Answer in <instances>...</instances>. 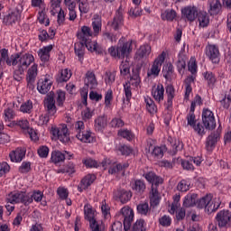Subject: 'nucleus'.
<instances>
[{
    "instance_id": "338daca9",
    "label": "nucleus",
    "mask_w": 231,
    "mask_h": 231,
    "mask_svg": "<svg viewBox=\"0 0 231 231\" xmlns=\"http://www.w3.org/2000/svg\"><path fill=\"white\" fill-rule=\"evenodd\" d=\"M159 223L162 226H171V224L172 223V218L169 216H162L159 218Z\"/></svg>"
},
{
    "instance_id": "aec40b11",
    "label": "nucleus",
    "mask_w": 231,
    "mask_h": 231,
    "mask_svg": "<svg viewBox=\"0 0 231 231\" xmlns=\"http://www.w3.org/2000/svg\"><path fill=\"white\" fill-rule=\"evenodd\" d=\"M221 134V130H217V132H213L207 139L206 149L208 151H212L216 143H217V139Z\"/></svg>"
},
{
    "instance_id": "3c124183",
    "label": "nucleus",
    "mask_w": 231,
    "mask_h": 231,
    "mask_svg": "<svg viewBox=\"0 0 231 231\" xmlns=\"http://www.w3.org/2000/svg\"><path fill=\"white\" fill-rule=\"evenodd\" d=\"M204 79H205V80H207L208 88H214V86H216L217 79H216V76L214 75V73L206 72L204 74Z\"/></svg>"
},
{
    "instance_id": "6ab92c4d",
    "label": "nucleus",
    "mask_w": 231,
    "mask_h": 231,
    "mask_svg": "<svg viewBox=\"0 0 231 231\" xmlns=\"http://www.w3.org/2000/svg\"><path fill=\"white\" fill-rule=\"evenodd\" d=\"M97 180V177L95 174H88L85 176L82 180L80 184L78 187V190L79 192H82L83 190H86L88 187L91 186L92 183Z\"/></svg>"
},
{
    "instance_id": "c756f323",
    "label": "nucleus",
    "mask_w": 231,
    "mask_h": 231,
    "mask_svg": "<svg viewBox=\"0 0 231 231\" xmlns=\"http://www.w3.org/2000/svg\"><path fill=\"white\" fill-rule=\"evenodd\" d=\"M145 180L149 182L152 183V189H154V185L158 186L160 183H162V178L156 175L155 172L150 171L144 174Z\"/></svg>"
},
{
    "instance_id": "1a4fd4ad",
    "label": "nucleus",
    "mask_w": 231,
    "mask_h": 231,
    "mask_svg": "<svg viewBox=\"0 0 231 231\" xmlns=\"http://www.w3.org/2000/svg\"><path fill=\"white\" fill-rule=\"evenodd\" d=\"M53 86V78L50 75H45L43 79H39L37 84V90L42 95H46Z\"/></svg>"
},
{
    "instance_id": "e2e57ef3",
    "label": "nucleus",
    "mask_w": 231,
    "mask_h": 231,
    "mask_svg": "<svg viewBox=\"0 0 231 231\" xmlns=\"http://www.w3.org/2000/svg\"><path fill=\"white\" fill-rule=\"evenodd\" d=\"M111 102H113V90L108 89L105 94V107H111Z\"/></svg>"
},
{
    "instance_id": "a19ab883",
    "label": "nucleus",
    "mask_w": 231,
    "mask_h": 231,
    "mask_svg": "<svg viewBox=\"0 0 231 231\" xmlns=\"http://www.w3.org/2000/svg\"><path fill=\"white\" fill-rule=\"evenodd\" d=\"M91 231H106V224L101 220H94L89 223Z\"/></svg>"
},
{
    "instance_id": "473e14b6",
    "label": "nucleus",
    "mask_w": 231,
    "mask_h": 231,
    "mask_svg": "<svg viewBox=\"0 0 231 231\" xmlns=\"http://www.w3.org/2000/svg\"><path fill=\"white\" fill-rule=\"evenodd\" d=\"M151 47L149 44L142 45L136 51L137 59H147L151 55Z\"/></svg>"
},
{
    "instance_id": "69168bd1",
    "label": "nucleus",
    "mask_w": 231,
    "mask_h": 231,
    "mask_svg": "<svg viewBox=\"0 0 231 231\" xmlns=\"http://www.w3.org/2000/svg\"><path fill=\"white\" fill-rule=\"evenodd\" d=\"M132 231H145V221L143 219L137 220L134 224Z\"/></svg>"
},
{
    "instance_id": "49530a36",
    "label": "nucleus",
    "mask_w": 231,
    "mask_h": 231,
    "mask_svg": "<svg viewBox=\"0 0 231 231\" xmlns=\"http://www.w3.org/2000/svg\"><path fill=\"white\" fill-rule=\"evenodd\" d=\"M32 109H33V102H32V100H27L23 102L20 106L21 113H26L28 115L32 113Z\"/></svg>"
},
{
    "instance_id": "5701e85b",
    "label": "nucleus",
    "mask_w": 231,
    "mask_h": 231,
    "mask_svg": "<svg viewBox=\"0 0 231 231\" xmlns=\"http://www.w3.org/2000/svg\"><path fill=\"white\" fill-rule=\"evenodd\" d=\"M84 216L85 219L89 223L97 220V210L93 209V207L89 204L84 206Z\"/></svg>"
},
{
    "instance_id": "c85d7f7f",
    "label": "nucleus",
    "mask_w": 231,
    "mask_h": 231,
    "mask_svg": "<svg viewBox=\"0 0 231 231\" xmlns=\"http://www.w3.org/2000/svg\"><path fill=\"white\" fill-rule=\"evenodd\" d=\"M143 98L148 113H150V115H156V113H158V107L156 106L154 100H152L149 96H144Z\"/></svg>"
},
{
    "instance_id": "4468645a",
    "label": "nucleus",
    "mask_w": 231,
    "mask_h": 231,
    "mask_svg": "<svg viewBox=\"0 0 231 231\" xmlns=\"http://www.w3.org/2000/svg\"><path fill=\"white\" fill-rule=\"evenodd\" d=\"M44 107L47 109L49 115L53 116L57 113V106H55V94L50 93L44 99Z\"/></svg>"
},
{
    "instance_id": "bf43d9fd",
    "label": "nucleus",
    "mask_w": 231,
    "mask_h": 231,
    "mask_svg": "<svg viewBox=\"0 0 231 231\" xmlns=\"http://www.w3.org/2000/svg\"><path fill=\"white\" fill-rule=\"evenodd\" d=\"M137 211L142 216H147L149 212H151V209L149 208V204L147 202L139 204L137 206Z\"/></svg>"
},
{
    "instance_id": "b1692460",
    "label": "nucleus",
    "mask_w": 231,
    "mask_h": 231,
    "mask_svg": "<svg viewBox=\"0 0 231 231\" xmlns=\"http://www.w3.org/2000/svg\"><path fill=\"white\" fill-rule=\"evenodd\" d=\"M53 50V45H47L38 51V56L42 62H48L50 60V53Z\"/></svg>"
},
{
    "instance_id": "a211bd4d",
    "label": "nucleus",
    "mask_w": 231,
    "mask_h": 231,
    "mask_svg": "<svg viewBox=\"0 0 231 231\" xmlns=\"http://www.w3.org/2000/svg\"><path fill=\"white\" fill-rule=\"evenodd\" d=\"M133 198V193L125 189H117L114 192V199H119L121 203H127Z\"/></svg>"
},
{
    "instance_id": "603ef678",
    "label": "nucleus",
    "mask_w": 231,
    "mask_h": 231,
    "mask_svg": "<svg viewBox=\"0 0 231 231\" xmlns=\"http://www.w3.org/2000/svg\"><path fill=\"white\" fill-rule=\"evenodd\" d=\"M132 189L133 190H135V192L142 194V192L145 190V183L143 182V180H137L132 185Z\"/></svg>"
},
{
    "instance_id": "8fccbe9b",
    "label": "nucleus",
    "mask_w": 231,
    "mask_h": 231,
    "mask_svg": "<svg viewBox=\"0 0 231 231\" xmlns=\"http://www.w3.org/2000/svg\"><path fill=\"white\" fill-rule=\"evenodd\" d=\"M20 127L23 133L26 134V132L30 129V122L28 119H20L15 121V126Z\"/></svg>"
},
{
    "instance_id": "864d4df0",
    "label": "nucleus",
    "mask_w": 231,
    "mask_h": 231,
    "mask_svg": "<svg viewBox=\"0 0 231 231\" xmlns=\"http://www.w3.org/2000/svg\"><path fill=\"white\" fill-rule=\"evenodd\" d=\"M54 98H56V102L58 106H64V102L66 100V92L62 90H58Z\"/></svg>"
},
{
    "instance_id": "09e8293b",
    "label": "nucleus",
    "mask_w": 231,
    "mask_h": 231,
    "mask_svg": "<svg viewBox=\"0 0 231 231\" xmlns=\"http://www.w3.org/2000/svg\"><path fill=\"white\" fill-rule=\"evenodd\" d=\"M100 208H101L103 217H105V219H109L111 216L110 215L111 208H109V205H107V202H106V200L101 201Z\"/></svg>"
},
{
    "instance_id": "0e129e2a",
    "label": "nucleus",
    "mask_w": 231,
    "mask_h": 231,
    "mask_svg": "<svg viewBox=\"0 0 231 231\" xmlns=\"http://www.w3.org/2000/svg\"><path fill=\"white\" fill-rule=\"evenodd\" d=\"M21 203H23L25 206L31 205V203H33V199L32 197V193H26V192L23 191V197H22Z\"/></svg>"
},
{
    "instance_id": "f3484780",
    "label": "nucleus",
    "mask_w": 231,
    "mask_h": 231,
    "mask_svg": "<svg viewBox=\"0 0 231 231\" xmlns=\"http://www.w3.org/2000/svg\"><path fill=\"white\" fill-rule=\"evenodd\" d=\"M95 36V32L91 31V28L88 26H82L81 31L78 32V39L82 41V42H88L91 41V37Z\"/></svg>"
},
{
    "instance_id": "bb28decb",
    "label": "nucleus",
    "mask_w": 231,
    "mask_h": 231,
    "mask_svg": "<svg viewBox=\"0 0 231 231\" xmlns=\"http://www.w3.org/2000/svg\"><path fill=\"white\" fill-rule=\"evenodd\" d=\"M23 198V191H12L7 195L6 201L11 205H15V203H21Z\"/></svg>"
},
{
    "instance_id": "72a5a7b5",
    "label": "nucleus",
    "mask_w": 231,
    "mask_h": 231,
    "mask_svg": "<svg viewBox=\"0 0 231 231\" xmlns=\"http://www.w3.org/2000/svg\"><path fill=\"white\" fill-rule=\"evenodd\" d=\"M85 84L86 86H88V88H90V89H95V88L98 86V83L97 82V78H95V73L89 71L87 72Z\"/></svg>"
},
{
    "instance_id": "052dcab7",
    "label": "nucleus",
    "mask_w": 231,
    "mask_h": 231,
    "mask_svg": "<svg viewBox=\"0 0 231 231\" xmlns=\"http://www.w3.org/2000/svg\"><path fill=\"white\" fill-rule=\"evenodd\" d=\"M166 95L168 97V100H167L168 106H172V100L174 98V87H172V85H169L166 88Z\"/></svg>"
},
{
    "instance_id": "412c9836",
    "label": "nucleus",
    "mask_w": 231,
    "mask_h": 231,
    "mask_svg": "<svg viewBox=\"0 0 231 231\" xmlns=\"http://www.w3.org/2000/svg\"><path fill=\"white\" fill-rule=\"evenodd\" d=\"M76 138L80 142H83V143H93V142H95V137L89 130H83L80 134H77Z\"/></svg>"
},
{
    "instance_id": "423d86ee",
    "label": "nucleus",
    "mask_w": 231,
    "mask_h": 231,
    "mask_svg": "<svg viewBox=\"0 0 231 231\" xmlns=\"http://www.w3.org/2000/svg\"><path fill=\"white\" fill-rule=\"evenodd\" d=\"M165 51L162 52L153 61L151 69L147 71V77H158L162 71V65L165 61Z\"/></svg>"
},
{
    "instance_id": "de8ad7c7",
    "label": "nucleus",
    "mask_w": 231,
    "mask_h": 231,
    "mask_svg": "<svg viewBox=\"0 0 231 231\" xmlns=\"http://www.w3.org/2000/svg\"><path fill=\"white\" fill-rule=\"evenodd\" d=\"M69 79H71V70L68 69H61L58 78L59 82H68Z\"/></svg>"
},
{
    "instance_id": "79ce46f5",
    "label": "nucleus",
    "mask_w": 231,
    "mask_h": 231,
    "mask_svg": "<svg viewBox=\"0 0 231 231\" xmlns=\"http://www.w3.org/2000/svg\"><path fill=\"white\" fill-rule=\"evenodd\" d=\"M74 50H75V53H76L77 57H79V60L80 62H82V60L84 59V50H85L84 43H82V42L75 43Z\"/></svg>"
},
{
    "instance_id": "680f3d73",
    "label": "nucleus",
    "mask_w": 231,
    "mask_h": 231,
    "mask_svg": "<svg viewBox=\"0 0 231 231\" xmlns=\"http://www.w3.org/2000/svg\"><path fill=\"white\" fill-rule=\"evenodd\" d=\"M118 136H121L122 138H125L129 142L134 138V134H132L131 131L127 129H121L118 131Z\"/></svg>"
},
{
    "instance_id": "ddd939ff",
    "label": "nucleus",
    "mask_w": 231,
    "mask_h": 231,
    "mask_svg": "<svg viewBox=\"0 0 231 231\" xmlns=\"http://www.w3.org/2000/svg\"><path fill=\"white\" fill-rule=\"evenodd\" d=\"M108 24H110L112 30H115L116 32H118V30L124 26V12L122 9H118L116 12L113 21L109 22Z\"/></svg>"
},
{
    "instance_id": "39448f33",
    "label": "nucleus",
    "mask_w": 231,
    "mask_h": 231,
    "mask_svg": "<svg viewBox=\"0 0 231 231\" xmlns=\"http://www.w3.org/2000/svg\"><path fill=\"white\" fill-rule=\"evenodd\" d=\"M51 134L52 135V140H60L61 143H69L70 140L69 131L68 130V125H66L51 126Z\"/></svg>"
},
{
    "instance_id": "cd10ccee",
    "label": "nucleus",
    "mask_w": 231,
    "mask_h": 231,
    "mask_svg": "<svg viewBox=\"0 0 231 231\" xmlns=\"http://www.w3.org/2000/svg\"><path fill=\"white\" fill-rule=\"evenodd\" d=\"M208 5L210 15H217L221 12V2L219 0H208Z\"/></svg>"
},
{
    "instance_id": "4be33fe9",
    "label": "nucleus",
    "mask_w": 231,
    "mask_h": 231,
    "mask_svg": "<svg viewBox=\"0 0 231 231\" xmlns=\"http://www.w3.org/2000/svg\"><path fill=\"white\" fill-rule=\"evenodd\" d=\"M126 84H130L133 86L134 89H140L142 87V79L140 78V70H133V75L130 79V81L126 82Z\"/></svg>"
},
{
    "instance_id": "20e7f679",
    "label": "nucleus",
    "mask_w": 231,
    "mask_h": 231,
    "mask_svg": "<svg viewBox=\"0 0 231 231\" xmlns=\"http://www.w3.org/2000/svg\"><path fill=\"white\" fill-rule=\"evenodd\" d=\"M116 219L124 223V229L125 231L131 228V224L134 219V211L133 208H129L128 206H125L120 209V211L116 215Z\"/></svg>"
},
{
    "instance_id": "2eb2a0df",
    "label": "nucleus",
    "mask_w": 231,
    "mask_h": 231,
    "mask_svg": "<svg viewBox=\"0 0 231 231\" xmlns=\"http://www.w3.org/2000/svg\"><path fill=\"white\" fill-rule=\"evenodd\" d=\"M25 156L26 150L24 148H16L9 153L10 161L13 162V163H21Z\"/></svg>"
},
{
    "instance_id": "e433bc0d",
    "label": "nucleus",
    "mask_w": 231,
    "mask_h": 231,
    "mask_svg": "<svg viewBox=\"0 0 231 231\" xmlns=\"http://www.w3.org/2000/svg\"><path fill=\"white\" fill-rule=\"evenodd\" d=\"M107 127V116H100L95 120V128L97 131H104Z\"/></svg>"
},
{
    "instance_id": "58836bf2",
    "label": "nucleus",
    "mask_w": 231,
    "mask_h": 231,
    "mask_svg": "<svg viewBox=\"0 0 231 231\" xmlns=\"http://www.w3.org/2000/svg\"><path fill=\"white\" fill-rule=\"evenodd\" d=\"M60 3H62V0H50V12L51 14L55 16L62 8H60Z\"/></svg>"
},
{
    "instance_id": "5fc2aeb1",
    "label": "nucleus",
    "mask_w": 231,
    "mask_h": 231,
    "mask_svg": "<svg viewBox=\"0 0 231 231\" xmlns=\"http://www.w3.org/2000/svg\"><path fill=\"white\" fill-rule=\"evenodd\" d=\"M83 43L88 51H97V53H100V51H98V43H97V42H91V40H88L87 42H83Z\"/></svg>"
},
{
    "instance_id": "6e6552de",
    "label": "nucleus",
    "mask_w": 231,
    "mask_h": 231,
    "mask_svg": "<svg viewBox=\"0 0 231 231\" xmlns=\"http://www.w3.org/2000/svg\"><path fill=\"white\" fill-rule=\"evenodd\" d=\"M206 56L213 64H219L221 60V53L219 52V47L214 44H208L205 50Z\"/></svg>"
},
{
    "instance_id": "13d9d810",
    "label": "nucleus",
    "mask_w": 231,
    "mask_h": 231,
    "mask_svg": "<svg viewBox=\"0 0 231 231\" xmlns=\"http://www.w3.org/2000/svg\"><path fill=\"white\" fill-rule=\"evenodd\" d=\"M130 69H131V64L129 63V60H126L125 61H122L120 65L121 75H123L124 77H125V75H129Z\"/></svg>"
},
{
    "instance_id": "4d7b16f0",
    "label": "nucleus",
    "mask_w": 231,
    "mask_h": 231,
    "mask_svg": "<svg viewBox=\"0 0 231 231\" xmlns=\"http://www.w3.org/2000/svg\"><path fill=\"white\" fill-rule=\"evenodd\" d=\"M190 187V181L182 180L177 185V190L180 192H187Z\"/></svg>"
},
{
    "instance_id": "c03bdc74",
    "label": "nucleus",
    "mask_w": 231,
    "mask_h": 231,
    "mask_svg": "<svg viewBox=\"0 0 231 231\" xmlns=\"http://www.w3.org/2000/svg\"><path fill=\"white\" fill-rule=\"evenodd\" d=\"M38 21L40 24H44L45 26L50 25V19H48V15H46V8L40 9L38 13Z\"/></svg>"
},
{
    "instance_id": "f03ea898",
    "label": "nucleus",
    "mask_w": 231,
    "mask_h": 231,
    "mask_svg": "<svg viewBox=\"0 0 231 231\" xmlns=\"http://www.w3.org/2000/svg\"><path fill=\"white\" fill-rule=\"evenodd\" d=\"M133 40H127L122 37L117 43L116 49L115 47H110L108 49V53L111 57H117L118 59H125V57H129V54L133 51Z\"/></svg>"
},
{
    "instance_id": "f257e3e1",
    "label": "nucleus",
    "mask_w": 231,
    "mask_h": 231,
    "mask_svg": "<svg viewBox=\"0 0 231 231\" xmlns=\"http://www.w3.org/2000/svg\"><path fill=\"white\" fill-rule=\"evenodd\" d=\"M0 53V59L5 60L7 66H13L14 80H21V75H23L24 70L28 69V68L35 62V57L30 52H25L23 54L17 52L8 57V50L2 49Z\"/></svg>"
},
{
    "instance_id": "9b49d317",
    "label": "nucleus",
    "mask_w": 231,
    "mask_h": 231,
    "mask_svg": "<svg viewBox=\"0 0 231 231\" xmlns=\"http://www.w3.org/2000/svg\"><path fill=\"white\" fill-rule=\"evenodd\" d=\"M199 13H198V7L188 5L181 9V15L184 19H187L189 23H194Z\"/></svg>"
},
{
    "instance_id": "9d476101",
    "label": "nucleus",
    "mask_w": 231,
    "mask_h": 231,
    "mask_svg": "<svg viewBox=\"0 0 231 231\" xmlns=\"http://www.w3.org/2000/svg\"><path fill=\"white\" fill-rule=\"evenodd\" d=\"M37 75H39V64L33 63L27 69V86L31 89H33V85L35 84V80L37 79Z\"/></svg>"
},
{
    "instance_id": "7ed1b4c3",
    "label": "nucleus",
    "mask_w": 231,
    "mask_h": 231,
    "mask_svg": "<svg viewBox=\"0 0 231 231\" xmlns=\"http://www.w3.org/2000/svg\"><path fill=\"white\" fill-rule=\"evenodd\" d=\"M198 208H204L206 214H212L221 207L220 198H212V195H206L197 201Z\"/></svg>"
},
{
    "instance_id": "393cba45",
    "label": "nucleus",
    "mask_w": 231,
    "mask_h": 231,
    "mask_svg": "<svg viewBox=\"0 0 231 231\" xmlns=\"http://www.w3.org/2000/svg\"><path fill=\"white\" fill-rule=\"evenodd\" d=\"M164 94H165V88L162 84L157 85L152 89V97H153L156 102H162L163 100Z\"/></svg>"
},
{
    "instance_id": "2f4dec72",
    "label": "nucleus",
    "mask_w": 231,
    "mask_h": 231,
    "mask_svg": "<svg viewBox=\"0 0 231 231\" xmlns=\"http://www.w3.org/2000/svg\"><path fill=\"white\" fill-rule=\"evenodd\" d=\"M197 17L199 21V26L200 28H207V26H208L210 23V16H208L207 12H199Z\"/></svg>"
},
{
    "instance_id": "c9c22d12",
    "label": "nucleus",
    "mask_w": 231,
    "mask_h": 231,
    "mask_svg": "<svg viewBox=\"0 0 231 231\" xmlns=\"http://www.w3.org/2000/svg\"><path fill=\"white\" fill-rule=\"evenodd\" d=\"M162 75L166 80H172L174 79V67L171 63H167L162 68Z\"/></svg>"
},
{
    "instance_id": "774afa93",
    "label": "nucleus",
    "mask_w": 231,
    "mask_h": 231,
    "mask_svg": "<svg viewBox=\"0 0 231 231\" xmlns=\"http://www.w3.org/2000/svg\"><path fill=\"white\" fill-rule=\"evenodd\" d=\"M122 171V164H116L115 162H112V166L108 168L109 174H118Z\"/></svg>"
},
{
    "instance_id": "6e6d98bb",
    "label": "nucleus",
    "mask_w": 231,
    "mask_h": 231,
    "mask_svg": "<svg viewBox=\"0 0 231 231\" xmlns=\"http://www.w3.org/2000/svg\"><path fill=\"white\" fill-rule=\"evenodd\" d=\"M187 124H184L185 127H194V125L196 124V115L194 112H189L186 116Z\"/></svg>"
},
{
    "instance_id": "a18cd8bd",
    "label": "nucleus",
    "mask_w": 231,
    "mask_h": 231,
    "mask_svg": "<svg viewBox=\"0 0 231 231\" xmlns=\"http://www.w3.org/2000/svg\"><path fill=\"white\" fill-rule=\"evenodd\" d=\"M161 19L162 21H174L176 19V11L165 10L161 14Z\"/></svg>"
},
{
    "instance_id": "0eeeda50",
    "label": "nucleus",
    "mask_w": 231,
    "mask_h": 231,
    "mask_svg": "<svg viewBox=\"0 0 231 231\" xmlns=\"http://www.w3.org/2000/svg\"><path fill=\"white\" fill-rule=\"evenodd\" d=\"M202 124L205 129H216V117L214 112L208 108H204L202 111Z\"/></svg>"
},
{
    "instance_id": "f8f14e48",
    "label": "nucleus",
    "mask_w": 231,
    "mask_h": 231,
    "mask_svg": "<svg viewBox=\"0 0 231 231\" xmlns=\"http://www.w3.org/2000/svg\"><path fill=\"white\" fill-rule=\"evenodd\" d=\"M216 219L218 223V226L223 227L227 225H231V211L221 210L217 214Z\"/></svg>"
},
{
    "instance_id": "dca6fc26",
    "label": "nucleus",
    "mask_w": 231,
    "mask_h": 231,
    "mask_svg": "<svg viewBox=\"0 0 231 231\" xmlns=\"http://www.w3.org/2000/svg\"><path fill=\"white\" fill-rule=\"evenodd\" d=\"M15 111L13 108L7 107L4 110L3 119L7 127H15Z\"/></svg>"
},
{
    "instance_id": "37998d69",
    "label": "nucleus",
    "mask_w": 231,
    "mask_h": 231,
    "mask_svg": "<svg viewBox=\"0 0 231 231\" xmlns=\"http://www.w3.org/2000/svg\"><path fill=\"white\" fill-rule=\"evenodd\" d=\"M151 207H158L160 205V194L158 193V189L152 188V195L150 197Z\"/></svg>"
},
{
    "instance_id": "ea45409f",
    "label": "nucleus",
    "mask_w": 231,
    "mask_h": 231,
    "mask_svg": "<svg viewBox=\"0 0 231 231\" xmlns=\"http://www.w3.org/2000/svg\"><path fill=\"white\" fill-rule=\"evenodd\" d=\"M176 66L179 73H183L187 66V56L183 55V53H180L179 59L176 62Z\"/></svg>"
},
{
    "instance_id": "7c9ffc66",
    "label": "nucleus",
    "mask_w": 231,
    "mask_h": 231,
    "mask_svg": "<svg viewBox=\"0 0 231 231\" xmlns=\"http://www.w3.org/2000/svg\"><path fill=\"white\" fill-rule=\"evenodd\" d=\"M19 19H21V11H19V9H14L8 15H6L4 20L8 24H14V23H17Z\"/></svg>"
},
{
    "instance_id": "a878e982",
    "label": "nucleus",
    "mask_w": 231,
    "mask_h": 231,
    "mask_svg": "<svg viewBox=\"0 0 231 231\" xmlns=\"http://www.w3.org/2000/svg\"><path fill=\"white\" fill-rule=\"evenodd\" d=\"M92 28L94 32V37H97L100 32H102V16L95 14L92 18Z\"/></svg>"
},
{
    "instance_id": "f704fd0d",
    "label": "nucleus",
    "mask_w": 231,
    "mask_h": 231,
    "mask_svg": "<svg viewBox=\"0 0 231 231\" xmlns=\"http://www.w3.org/2000/svg\"><path fill=\"white\" fill-rule=\"evenodd\" d=\"M198 199V195L197 194H188L185 198H184V201H183V207H185L186 208H189V207H194V205H196L198 207V202H196Z\"/></svg>"
},
{
    "instance_id": "4c0bfd02",
    "label": "nucleus",
    "mask_w": 231,
    "mask_h": 231,
    "mask_svg": "<svg viewBox=\"0 0 231 231\" xmlns=\"http://www.w3.org/2000/svg\"><path fill=\"white\" fill-rule=\"evenodd\" d=\"M64 160H66V154L62 153V152L54 151L51 152V162L55 163V165H57V163H62Z\"/></svg>"
}]
</instances>
